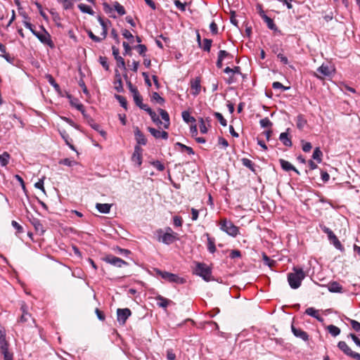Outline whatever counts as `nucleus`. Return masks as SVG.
Masks as SVG:
<instances>
[{
  "instance_id": "obj_1",
  "label": "nucleus",
  "mask_w": 360,
  "mask_h": 360,
  "mask_svg": "<svg viewBox=\"0 0 360 360\" xmlns=\"http://www.w3.org/2000/svg\"><path fill=\"white\" fill-rule=\"evenodd\" d=\"M305 276V274L302 269L294 267L293 272L288 274V281L290 288L292 289L298 288Z\"/></svg>"
},
{
  "instance_id": "obj_2",
  "label": "nucleus",
  "mask_w": 360,
  "mask_h": 360,
  "mask_svg": "<svg viewBox=\"0 0 360 360\" xmlns=\"http://www.w3.org/2000/svg\"><path fill=\"white\" fill-rule=\"evenodd\" d=\"M220 229L232 237H236L239 233L238 227L226 219H222L220 221Z\"/></svg>"
},
{
  "instance_id": "obj_3",
  "label": "nucleus",
  "mask_w": 360,
  "mask_h": 360,
  "mask_svg": "<svg viewBox=\"0 0 360 360\" xmlns=\"http://www.w3.org/2000/svg\"><path fill=\"white\" fill-rule=\"evenodd\" d=\"M158 240L166 245H170L178 239L177 233H165L162 229L156 231Z\"/></svg>"
},
{
  "instance_id": "obj_4",
  "label": "nucleus",
  "mask_w": 360,
  "mask_h": 360,
  "mask_svg": "<svg viewBox=\"0 0 360 360\" xmlns=\"http://www.w3.org/2000/svg\"><path fill=\"white\" fill-rule=\"evenodd\" d=\"M155 271L157 275L161 276V278L170 283H184L185 282V280L183 278H180L174 274L163 271L158 269H155Z\"/></svg>"
},
{
  "instance_id": "obj_5",
  "label": "nucleus",
  "mask_w": 360,
  "mask_h": 360,
  "mask_svg": "<svg viewBox=\"0 0 360 360\" xmlns=\"http://www.w3.org/2000/svg\"><path fill=\"white\" fill-rule=\"evenodd\" d=\"M28 309V306L24 302H22L20 305L22 314L20 317L19 321L21 323H27L29 326H32V324H35V321L32 317V315L29 313Z\"/></svg>"
},
{
  "instance_id": "obj_6",
  "label": "nucleus",
  "mask_w": 360,
  "mask_h": 360,
  "mask_svg": "<svg viewBox=\"0 0 360 360\" xmlns=\"http://www.w3.org/2000/svg\"><path fill=\"white\" fill-rule=\"evenodd\" d=\"M195 273L202 277L205 281H210L211 276V269L204 263H198L195 269Z\"/></svg>"
},
{
  "instance_id": "obj_7",
  "label": "nucleus",
  "mask_w": 360,
  "mask_h": 360,
  "mask_svg": "<svg viewBox=\"0 0 360 360\" xmlns=\"http://www.w3.org/2000/svg\"><path fill=\"white\" fill-rule=\"evenodd\" d=\"M41 29L43 32L40 33L39 32H33V34L43 44L49 45L51 48L53 47V41L51 39V35L49 33L45 30V28L41 26Z\"/></svg>"
},
{
  "instance_id": "obj_8",
  "label": "nucleus",
  "mask_w": 360,
  "mask_h": 360,
  "mask_svg": "<svg viewBox=\"0 0 360 360\" xmlns=\"http://www.w3.org/2000/svg\"><path fill=\"white\" fill-rule=\"evenodd\" d=\"M338 347L347 356L356 360H360V354L352 351L345 341H340Z\"/></svg>"
},
{
  "instance_id": "obj_9",
  "label": "nucleus",
  "mask_w": 360,
  "mask_h": 360,
  "mask_svg": "<svg viewBox=\"0 0 360 360\" xmlns=\"http://www.w3.org/2000/svg\"><path fill=\"white\" fill-rule=\"evenodd\" d=\"M321 227L322 231L328 235V238L329 240L333 244V245L337 249L342 250H343L342 245L341 243L340 242V240H338V238H337V236L334 234V233L329 228H328L325 226H323Z\"/></svg>"
},
{
  "instance_id": "obj_10",
  "label": "nucleus",
  "mask_w": 360,
  "mask_h": 360,
  "mask_svg": "<svg viewBox=\"0 0 360 360\" xmlns=\"http://www.w3.org/2000/svg\"><path fill=\"white\" fill-rule=\"evenodd\" d=\"M131 311L128 308L124 309H117V321L121 325H124L127 319L131 316Z\"/></svg>"
},
{
  "instance_id": "obj_11",
  "label": "nucleus",
  "mask_w": 360,
  "mask_h": 360,
  "mask_svg": "<svg viewBox=\"0 0 360 360\" xmlns=\"http://www.w3.org/2000/svg\"><path fill=\"white\" fill-rule=\"evenodd\" d=\"M104 261L108 264H110L117 267H122V266H127L128 263L124 261L123 259L117 257L112 255H107L104 258Z\"/></svg>"
},
{
  "instance_id": "obj_12",
  "label": "nucleus",
  "mask_w": 360,
  "mask_h": 360,
  "mask_svg": "<svg viewBox=\"0 0 360 360\" xmlns=\"http://www.w3.org/2000/svg\"><path fill=\"white\" fill-rule=\"evenodd\" d=\"M291 330L296 338H300L304 341H307L309 340L308 334L301 328H296L294 325H292Z\"/></svg>"
},
{
  "instance_id": "obj_13",
  "label": "nucleus",
  "mask_w": 360,
  "mask_h": 360,
  "mask_svg": "<svg viewBox=\"0 0 360 360\" xmlns=\"http://www.w3.org/2000/svg\"><path fill=\"white\" fill-rule=\"evenodd\" d=\"M142 148L139 145L135 146L131 159L138 166H140L142 163Z\"/></svg>"
},
{
  "instance_id": "obj_14",
  "label": "nucleus",
  "mask_w": 360,
  "mask_h": 360,
  "mask_svg": "<svg viewBox=\"0 0 360 360\" xmlns=\"http://www.w3.org/2000/svg\"><path fill=\"white\" fill-rule=\"evenodd\" d=\"M148 130L155 139L161 138L165 140L168 139V133L167 131H160L153 127H148Z\"/></svg>"
},
{
  "instance_id": "obj_15",
  "label": "nucleus",
  "mask_w": 360,
  "mask_h": 360,
  "mask_svg": "<svg viewBox=\"0 0 360 360\" xmlns=\"http://www.w3.org/2000/svg\"><path fill=\"white\" fill-rule=\"evenodd\" d=\"M134 135L137 145L140 146V145L145 146L146 144L147 140L144 134L139 130L138 127H135L134 129Z\"/></svg>"
},
{
  "instance_id": "obj_16",
  "label": "nucleus",
  "mask_w": 360,
  "mask_h": 360,
  "mask_svg": "<svg viewBox=\"0 0 360 360\" xmlns=\"http://www.w3.org/2000/svg\"><path fill=\"white\" fill-rule=\"evenodd\" d=\"M191 94L193 96H197L200 94L201 86H200V79L198 77H196L195 79L192 80L191 82Z\"/></svg>"
},
{
  "instance_id": "obj_17",
  "label": "nucleus",
  "mask_w": 360,
  "mask_h": 360,
  "mask_svg": "<svg viewBox=\"0 0 360 360\" xmlns=\"http://www.w3.org/2000/svg\"><path fill=\"white\" fill-rule=\"evenodd\" d=\"M115 82H114L115 89L117 92H122L124 89H123L121 75L117 70H115Z\"/></svg>"
},
{
  "instance_id": "obj_18",
  "label": "nucleus",
  "mask_w": 360,
  "mask_h": 360,
  "mask_svg": "<svg viewBox=\"0 0 360 360\" xmlns=\"http://www.w3.org/2000/svg\"><path fill=\"white\" fill-rule=\"evenodd\" d=\"M279 162L282 169L285 171H290L292 170L296 172L297 174H300V172L288 161L285 160L283 159H280Z\"/></svg>"
},
{
  "instance_id": "obj_19",
  "label": "nucleus",
  "mask_w": 360,
  "mask_h": 360,
  "mask_svg": "<svg viewBox=\"0 0 360 360\" xmlns=\"http://www.w3.org/2000/svg\"><path fill=\"white\" fill-rule=\"evenodd\" d=\"M260 16L264 20V22L266 23L267 27H268L269 29H270L271 30H274V31H276L277 30V27L274 24V20L271 18L268 17L264 13V11H262L260 13Z\"/></svg>"
},
{
  "instance_id": "obj_20",
  "label": "nucleus",
  "mask_w": 360,
  "mask_h": 360,
  "mask_svg": "<svg viewBox=\"0 0 360 360\" xmlns=\"http://www.w3.org/2000/svg\"><path fill=\"white\" fill-rule=\"evenodd\" d=\"M290 129H288L286 131L283 132L279 136V140L283 143V144L288 147H291L292 143L291 139L288 136V131Z\"/></svg>"
},
{
  "instance_id": "obj_21",
  "label": "nucleus",
  "mask_w": 360,
  "mask_h": 360,
  "mask_svg": "<svg viewBox=\"0 0 360 360\" xmlns=\"http://www.w3.org/2000/svg\"><path fill=\"white\" fill-rule=\"evenodd\" d=\"M0 349L1 352L8 350V344L6 340V334L4 331L0 330Z\"/></svg>"
},
{
  "instance_id": "obj_22",
  "label": "nucleus",
  "mask_w": 360,
  "mask_h": 360,
  "mask_svg": "<svg viewBox=\"0 0 360 360\" xmlns=\"http://www.w3.org/2000/svg\"><path fill=\"white\" fill-rule=\"evenodd\" d=\"M328 289L331 292H341L342 286L337 281H333L328 284Z\"/></svg>"
},
{
  "instance_id": "obj_23",
  "label": "nucleus",
  "mask_w": 360,
  "mask_h": 360,
  "mask_svg": "<svg viewBox=\"0 0 360 360\" xmlns=\"http://www.w3.org/2000/svg\"><path fill=\"white\" fill-rule=\"evenodd\" d=\"M305 314H307V315L311 316L315 318L316 319H317L320 322H323V317H321L319 314V311L315 309L313 307L307 308L306 309V311H305Z\"/></svg>"
},
{
  "instance_id": "obj_24",
  "label": "nucleus",
  "mask_w": 360,
  "mask_h": 360,
  "mask_svg": "<svg viewBox=\"0 0 360 360\" xmlns=\"http://www.w3.org/2000/svg\"><path fill=\"white\" fill-rule=\"evenodd\" d=\"M158 111H159V113H160L162 119L165 121L164 128L168 129L169 127V124H170L169 116L168 112L166 110L161 109V108H160L158 110Z\"/></svg>"
},
{
  "instance_id": "obj_25",
  "label": "nucleus",
  "mask_w": 360,
  "mask_h": 360,
  "mask_svg": "<svg viewBox=\"0 0 360 360\" xmlns=\"http://www.w3.org/2000/svg\"><path fill=\"white\" fill-rule=\"evenodd\" d=\"M135 95L133 96L134 101L137 106H139L141 109L145 110L148 106L142 103V97L140 95L139 92H135Z\"/></svg>"
},
{
  "instance_id": "obj_26",
  "label": "nucleus",
  "mask_w": 360,
  "mask_h": 360,
  "mask_svg": "<svg viewBox=\"0 0 360 360\" xmlns=\"http://www.w3.org/2000/svg\"><path fill=\"white\" fill-rule=\"evenodd\" d=\"M32 224L34 226L36 231L40 233V234H43L45 231L43 225L40 222L38 219L33 218L30 220Z\"/></svg>"
},
{
  "instance_id": "obj_27",
  "label": "nucleus",
  "mask_w": 360,
  "mask_h": 360,
  "mask_svg": "<svg viewBox=\"0 0 360 360\" xmlns=\"http://www.w3.org/2000/svg\"><path fill=\"white\" fill-rule=\"evenodd\" d=\"M70 98V103L72 106L76 108L78 110H79L84 116H85V111L84 108V105L78 101L76 98H72L70 96H68Z\"/></svg>"
},
{
  "instance_id": "obj_28",
  "label": "nucleus",
  "mask_w": 360,
  "mask_h": 360,
  "mask_svg": "<svg viewBox=\"0 0 360 360\" xmlns=\"http://www.w3.org/2000/svg\"><path fill=\"white\" fill-rule=\"evenodd\" d=\"M96 207L99 212L107 214L110 212L111 205L108 203H97Z\"/></svg>"
},
{
  "instance_id": "obj_29",
  "label": "nucleus",
  "mask_w": 360,
  "mask_h": 360,
  "mask_svg": "<svg viewBox=\"0 0 360 360\" xmlns=\"http://www.w3.org/2000/svg\"><path fill=\"white\" fill-rule=\"evenodd\" d=\"M155 299L159 301L158 302V305L160 307H162V308H166L170 303H172V301L161 296V295H158Z\"/></svg>"
},
{
  "instance_id": "obj_30",
  "label": "nucleus",
  "mask_w": 360,
  "mask_h": 360,
  "mask_svg": "<svg viewBox=\"0 0 360 360\" xmlns=\"http://www.w3.org/2000/svg\"><path fill=\"white\" fill-rule=\"evenodd\" d=\"M145 111H146L149 115L150 116L151 120L153 122L157 124H162V122L159 119V117L156 115V113L149 107H148Z\"/></svg>"
},
{
  "instance_id": "obj_31",
  "label": "nucleus",
  "mask_w": 360,
  "mask_h": 360,
  "mask_svg": "<svg viewBox=\"0 0 360 360\" xmlns=\"http://www.w3.org/2000/svg\"><path fill=\"white\" fill-rule=\"evenodd\" d=\"M207 239V249L210 252L214 253L216 251V248L214 245V240L210 237L209 233H206L205 234Z\"/></svg>"
},
{
  "instance_id": "obj_32",
  "label": "nucleus",
  "mask_w": 360,
  "mask_h": 360,
  "mask_svg": "<svg viewBox=\"0 0 360 360\" xmlns=\"http://www.w3.org/2000/svg\"><path fill=\"white\" fill-rule=\"evenodd\" d=\"M317 71L319 72H320L323 76H325V77L330 76L332 73V71L330 69V68L328 65H322L321 66H320L317 69Z\"/></svg>"
},
{
  "instance_id": "obj_33",
  "label": "nucleus",
  "mask_w": 360,
  "mask_h": 360,
  "mask_svg": "<svg viewBox=\"0 0 360 360\" xmlns=\"http://www.w3.org/2000/svg\"><path fill=\"white\" fill-rule=\"evenodd\" d=\"M307 124V120L304 118V117L301 115H298L297 117V120H296V125H297V127L302 130L303 129V128L305 127V125Z\"/></svg>"
},
{
  "instance_id": "obj_34",
  "label": "nucleus",
  "mask_w": 360,
  "mask_h": 360,
  "mask_svg": "<svg viewBox=\"0 0 360 360\" xmlns=\"http://www.w3.org/2000/svg\"><path fill=\"white\" fill-rule=\"evenodd\" d=\"M78 8L82 13H88L91 15L94 14V12L92 10V8L88 5L80 4L78 5Z\"/></svg>"
},
{
  "instance_id": "obj_35",
  "label": "nucleus",
  "mask_w": 360,
  "mask_h": 360,
  "mask_svg": "<svg viewBox=\"0 0 360 360\" xmlns=\"http://www.w3.org/2000/svg\"><path fill=\"white\" fill-rule=\"evenodd\" d=\"M323 153L319 148H316L313 152L312 158L316 160L319 163L322 161Z\"/></svg>"
},
{
  "instance_id": "obj_36",
  "label": "nucleus",
  "mask_w": 360,
  "mask_h": 360,
  "mask_svg": "<svg viewBox=\"0 0 360 360\" xmlns=\"http://www.w3.org/2000/svg\"><path fill=\"white\" fill-rule=\"evenodd\" d=\"M327 329L333 337H336L340 333V329L334 325H329Z\"/></svg>"
},
{
  "instance_id": "obj_37",
  "label": "nucleus",
  "mask_w": 360,
  "mask_h": 360,
  "mask_svg": "<svg viewBox=\"0 0 360 360\" xmlns=\"http://www.w3.org/2000/svg\"><path fill=\"white\" fill-rule=\"evenodd\" d=\"M10 155L7 152H4L0 155V165L3 167L6 166L8 164Z\"/></svg>"
},
{
  "instance_id": "obj_38",
  "label": "nucleus",
  "mask_w": 360,
  "mask_h": 360,
  "mask_svg": "<svg viewBox=\"0 0 360 360\" xmlns=\"http://www.w3.org/2000/svg\"><path fill=\"white\" fill-rule=\"evenodd\" d=\"M212 40L210 39H204L203 44H201V47L205 51L210 52L211 46H212Z\"/></svg>"
},
{
  "instance_id": "obj_39",
  "label": "nucleus",
  "mask_w": 360,
  "mask_h": 360,
  "mask_svg": "<svg viewBox=\"0 0 360 360\" xmlns=\"http://www.w3.org/2000/svg\"><path fill=\"white\" fill-rule=\"evenodd\" d=\"M46 77L48 79L49 83L55 89V90H60V86L56 83L54 78L51 75H46Z\"/></svg>"
},
{
  "instance_id": "obj_40",
  "label": "nucleus",
  "mask_w": 360,
  "mask_h": 360,
  "mask_svg": "<svg viewBox=\"0 0 360 360\" xmlns=\"http://www.w3.org/2000/svg\"><path fill=\"white\" fill-rule=\"evenodd\" d=\"M182 118L183 120L186 122H193L195 121V118L192 116H191L190 113L188 111H183L182 112Z\"/></svg>"
},
{
  "instance_id": "obj_41",
  "label": "nucleus",
  "mask_w": 360,
  "mask_h": 360,
  "mask_svg": "<svg viewBox=\"0 0 360 360\" xmlns=\"http://www.w3.org/2000/svg\"><path fill=\"white\" fill-rule=\"evenodd\" d=\"M243 165L250 169L251 171L255 172L254 163L248 158H243L241 160Z\"/></svg>"
},
{
  "instance_id": "obj_42",
  "label": "nucleus",
  "mask_w": 360,
  "mask_h": 360,
  "mask_svg": "<svg viewBox=\"0 0 360 360\" xmlns=\"http://www.w3.org/2000/svg\"><path fill=\"white\" fill-rule=\"evenodd\" d=\"M176 146H179V148H181L182 150L186 151L189 155H193L194 154V151L193 150L192 148L189 147V146H187L181 143H179V142H177L176 143Z\"/></svg>"
},
{
  "instance_id": "obj_43",
  "label": "nucleus",
  "mask_w": 360,
  "mask_h": 360,
  "mask_svg": "<svg viewBox=\"0 0 360 360\" xmlns=\"http://www.w3.org/2000/svg\"><path fill=\"white\" fill-rule=\"evenodd\" d=\"M272 88L274 89H281L283 91H285L288 90L290 86H285L279 82H274L272 84Z\"/></svg>"
},
{
  "instance_id": "obj_44",
  "label": "nucleus",
  "mask_w": 360,
  "mask_h": 360,
  "mask_svg": "<svg viewBox=\"0 0 360 360\" xmlns=\"http://www.w3.org/2000/svg\"><path fill=\"white\" fill-rule=\"evenodd\" d=\"M115 10L120 15H124L125 14V10L124 8L118 2H115L114 4Z\"/></svg>"
},
{
  "instance_id": "obj_45",
  "label": "nucleus",
  "mask_w": 360,
  "mask_h": 360,
  "mask_svg": "<svg viewBox=\"0 0 360 360\" xmlns=\"http://www.w3.org/2000/svg\"><path fill=\"white\" fill-rule=\"evenodd\" d=\"M214 115L219 120V122L222 126L226 127L227 125L226 120L224 119V117L220 112H214Z\"/></svg>"
},
{
  "instance_id": "obj_46",
  "label": "nucleus",
  "mask_w": 360,
  "mask_h": 360,
  "mask_svg": "<svg viewBox=\"0 0 360 360\" xmlns=\"http://www.w3.org/2000/svg\"><path fill=\"white\" fill-rule=\"evenodd\" d=\"M115 98L119 101L122 107H123L124 109L127 108V101L124 96L120 95H115Z\"/></svg>"
},
{
  "instance_id": "obj_47",
  "label": "nucleus",
  "mask_w": 360,
  "mask_h": 360,
  "mask_svg": "<svg viewBox=\"0 0 360 360\" xmlns=\"http://www.w3.org/2000/svg\"><path fill=\"white\" fill-rule=\"evenodd\" d=\"M259 124L262 128L270 127L272 126V122L269 120V119L268 117L262 119L259 121Z\"/></svg>"
},
{
  "instance_id": "obj_48",
  "label": "nucleus",
  "mask_w": 360,
  "mask_h": 360,
  "mask_svg": "<svg viewBox=\"0 0 360 360\" xmlns=\"http://www.w3.org/2000/svg\"><path fill=\"white\" fill-rule=\"evenodd\" d=\"M152 101H155L157 103L160 104H163L165 102V100L163 98H162L158 93L154 92L151 97Z\"/></svg>"
},
{
  "instance_id": "obj_49",
  "label": "nucleus",
  "mask_w": 360,
  "mask_h": 360,
  "mask_svg": "<svg viewBox=\"0 0 360 360\" xmlns=\"http://www.w3.org/2000/svg\"><path fill=\"white\" fill-rule=\"evenodd\" d=\"M302 148L304 152L307 153L309 152L312 148L311 143L304 141V140L301 141Z\"/></svg>"
},
{
  "instance_id": "obj_50",
  "label": "nucleus",
  "mask_w": 360,
  "mask_h": 360,
  "mask_svg": "<svg viewBox=\"0 0 360 360\" xmlns=\"http://www.w3.org/2000/svg\"><path fill=\"white\" fill-rule=\"evenodd\" d=\"M75 163H76L75 161L70 160L69 158H65V159L60 160L59 161V164L66 165L68 167H71V166L74 165Z\"/></svg>"
},
{
  "instance_id": "obj_51",
  "label": "nucleus",
  "mask_w": 360,
  "mask_h": 360,
  "mask_svg": "<svg viewBox=\"0 0 360 360\" xmlns=\"http://www.w3.org/2000/svg\"><path fill=\"white\" fill-rule=\"evenodd\" d=\"M99 62L101 64V65L105 68V70H109V65L108 63V58L105 56H100L99 57Z\"/></svg>"
},
{
  "instance_id": "obj_52",
  "label": "nucleus",
  "mask_w": 360,
  "mask_h": 360,
  "mask_svg": "<svg viewBox=\"0 0 360 360\" xmlns=\"http://www.w3.org/2000/svg\"><path fill=\"white\" fill-rule=\"evenodd\" d=\"M135 49L138 51L139 53L143 56H145V53L147 51V48L144 44H139L135 46Z\"/></svg>"
},
{
  "instance_id": "obj_53",
  "label": "nucleus",
  "mask_w": 360,
  "mask_h": 360,
  "mask_svg": "<svg viewBox=\"0 0 360 360\" xmlns=\"http://www.w3.org/2000/svg\"><path fill=\"white\" fill-rule=\"evenodd\" d=\"M122 35L124 38L129 39L131 42L134 40L133 34L127 30L124 29L122 30Z\"/></svg>"
},
{
  "instance_id": "obj_54",
  "label": "nucleus",
  "mask_w": 360,
  "mask_h": 360,
  "mask_svg": "<svg viewBox=\"0 0 360 360\" xmlns=\"http://www.w3.org/2000/svg\"><path fill=\"white\" fill-rule=\"evenodd\" d=\"M227 57L232 58L231 54L229 52H227L226 51L221 50V51H219V53H218V58H220L221 60H224V58H226Z\"/></svg>"
},
{
  "instance_id": "obj_55",
  "label": "nucleus",
  "mask_w": 360,
  "mask_h": 360,
  "mask_svg": "<svg viewBox=\"0 0 360 360\" xmlns=\"http://www.w3.org/2000/svg\"><path fill=\"white\" fill-rule=\"evenodd\" d=\"M174 4L176 7L179 9L181 11H185L186 10V4L181 3L179 0H174Z\"/></svg>"
},
{
  "instance_id": "obj_56",
  "label": "nucleus",
  "mask_w": 360,
  "mask_h": 360,
  "mask_svg": "<svg viewBox=\"0 0 360 360\" xmlns=\"http://www.w3.org/2000/svg\"><path fill=\"white\" fill-rule=\"evenodd\" d=\"M122 46L124 47V55H131V46H129V44L126 42V41H124L122 43Z\"/></svg>"
},
{
  "instance_id": "obj_57",
  "label": "nucleus",
  "mask_w": 360,
  "mask_h": 360,
  "mask_svg": "<svg viewBox=\"0 0 360 360\" xmlns=\"http://www.w3.org/2000/svg\"><path fill=\"white\" fill-rule=\"evenodd\" d=\"M89 37L94 41L96 42H101L103 39L102 37H98L96 36L91 31L88 32Z\"/></svg>"
},
{
  "instance_id": "obj_58",
  "label": "nucleus",
  "mask_w": 360,
  "mask_h": 360,
  "mask_svg": "<svg viewBox=\"0 0 360 360\" xmlns=\"http://www.w3.org/2000/svg\"><path fill=\"white\" fill-rule=\"evenodd\" d=\"M116 61L118 67L122 68L123 70H126L125 62L122 57L117 58Z\"/></svg>"
},
{
  "instance_id": "obj_59",
  "label": "nucleus",
  "mask_w": 360,
  "mask_h": 360,
  "mask_svg": "<svg viewBox=\"0 0 360 360\" xmlns=\"http://www.w3.org/2000/svg\"><path fill=\"white\" fill-rule=\"evenodd\" d=\"M44 178L39 179L37 183H35L34 186L35 188H39L45 193V189L44 187Z\"/></svg>"
},
{
  "instance_id": "obj_60",
  "label": "nucleus",
  "mask_w": 360,
  "mask_h": 360,
  "mask_svg": "<svg viewBox=\"0 0 360 360\" xmlns=\"http://www.w3.org/2000/svg\"><path fill=\"white\" fill-rule=\"evenodd\" d=\"M14 177L19 182V184H20L22 190L24 191H26V187H25V182H24L23 179H22V178L20 175H18V174H15Z\"/></svg>"
},
{
  "instance_id": "obj_61",
  "label": "nucleus",
  "mask_w": 360,
  "mask_h": 360,
  "mask_svg": "<svg viewBox=\"0 0 360 360\" xmlns=\"http://www.w3.org/2000/svg\"><path fill=\"white\" fill-rule=\"evenodd\" d=\"M210 31L213 34H217L218 32L217 25L213 21L210 25Z\"/></svg>"
},
{
  "instance_id": "obj_62",
  "label": "nucleus",
  "mask_w": 360,
  "mask_h": 360,
  "mask_svg": "<svg viewBox=\"0 0 360 360\" xmlns=\"http://www.w3.org/2000/svg\"><path fill=\"white\" fill-rule=\"evenodd\" d=\"M153 166L157 168L159 171H163L165 169V166L160 161L157 160L153 163Z\"/></svg>"
},
{
  "instance_id": "obj_63",
  "label": "nucleus",
  "mask_w": 360,
  "mask_h": 360,
  "mask_svg": "<svg viewBox=\"0 0 360 360\" xmlns=\"http://www.w3.org/2000/svg\"><path fill=\"white\" fill-rule=\"evenodd\" d=\"M349 337H350L354 342L360 347V339L356 335L350 333Z\"/></svg>"
},
{
  "instance_id": "obj_64",
  "label": "nucleus",
  "mask_w": 360,
  "mask_h": 360,
  "mask_svg": "<svg viewBox=\"0 0 360 360\" xmlns=\"http://www.w3.org/2000/svg\"><path fill=\"white\" fill-rule=\"evenodd\" d=\"M4 355V360H13V354L8 351L1 352Z\"/></svg>"
}]
</instances>
